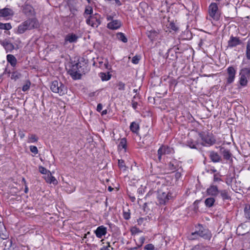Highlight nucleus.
<instances>
[{
	"instance_id": "4",
	"label": "nucleus",
	"mask_w": 250,
	"mask_h": 250,
	"mask_svg": "<svg viewBox=\"0 0 250 250\" xmlns=\"http://www.w3.org/2000/svg\"><path fill=\"white\" fill-rule=\"evenodd\" d=\"M175 197V195H173L170 192H159L158 195V199L159 203L161 205H165L169 200H172Z\"/></svg>"
},
{
	"instance_id": "36",
	"label": "nucleus",
	"mask_w": 250,
	"mask_h": 250,
	"mask_svg": "<svg viewBox=\"0 0 250 250\" xmlns=\"http://www.w3.org/2000/svg\"><path fill=\"white\" fill-rule=\"evenodd\" d=\"M246 56L248 60H250V39L248 40L247 43Z\"/></svg>"
},
{
	"instance_id": "40",
	"label": "nucleus",
	"mask_w": 250,
	"mask_h": 250,
	"mask_svg": "<svg viewBox=\"0 0 250 250\" xmlns=\"http://www.w3.org/2000/svg\"><path fill=\"white\" fill-rule=\"evenodd\" d=\"M118 166L119 168L123 171L126 170L127 167L125 166V161L121 159L118 160Z\"/></svg>"
},
{
	"instance_id": "20",
	"label": "nucleus",
	"mask_w": 250,
	"mask_h": 250,
	"mask_svg": "<svg viewBox=\"0 0 250 250\" xmlns=\"http://www.w3.org/2000/svg\"><path fill=\"white\" fill-rule=\"evenodd\" d=\"M44 178L45 181L48 183L56 185L58 183L56 179L52 175L50 171H48V174L44 177Z\"/></svg>"
},
{
	"instance_id": "24",
	"label": "nucleus",
	"mask_w": 250,
	"mask_h": 250,
	"mask_svg": "<svg viewBox=\"0 0 250 250\" xmlns=\"http://www.w3.org/2000/svg\"><path fill=\"white\" fill-rule=\"evenodd\" d=\"M7 61L9 62L11 66L15 67L17 63V60L16 57L11 54H8L6 56Z\"/></svg>"
},
{
	"instance_id": "31",
	"label": "nucleus",
	"mask_w": 250,
	"mask_h": 250,
	"mask_svg": "<svg viewBox=\"0 0 250 250\" xmlns=\"http://www.w3.org/2000/svg\"><path fill=\"white\" fill-rule=\"evenodd\" d=\"M240 74L244 75L249 78L250 77V67L243 68L241 69L240 72Z\"/></svg>"
},
{
	"instance_id": "9",
	"label": "nucleus",
	"mask_w": 250,
	"mask_h": 250,
	"mask_svg": "<svg viewBox=\"0 0 250 250\" xmlns=\"http://www.w3.org/2000/svg\"><path fill=\"white\" fill-rule=\"evenodd\" d=\"M23 23L27 30L37 28L39 25L37 20L35 18L29 19Z\"/></svg>"
},
{
	"instance_id": "41",
	"label": "nucleus",
	"mask_w": 250,
	"mask_h": 250,
	"mask_svg": "<svg viewBox=\"0 0 250 250\" xmlns=\"http://www.w3.org/2000/svg\"><path fill=\"white\" fill-rule=\"evenodd\" d=\"M38 138L35 134H31L28 138V143H34L37 142Z\"/></svg>"
},
{
	"instance_id": "51",
	"label": "nucleus",
	"mask_w": 250,
	"mask_h": 250,
	"mask_svg": "<svg viewBox=\"0 0 250 250\" xmlns=\"http://www.w3.org/2000/svg\"><path fill=\"white\" fill-rule=\"evenodd\" d=\"M144 249L146 250H153L154 249V246L152 244H148L145 246Z\"/></svg>"
},
{
	"instance_id": "23",
	"label": "nucleus",
	"mask_w": 250,
	"mask_h": 250,
	"mask_svg": "<svg viewBox=\"0 0 250 250\" xmlns=\"http://www.w3.org/2000/svg\"><path fill=\"white\" fill-rule=\"evenodd\" d=\"M7 236L5 227L2 222H0V238L6 239Z\"/></svg>"
},
{
	"instance_id": "55",
	"label": "nucleus",
	"mask_w": 250,
	"mask_h": 250,
	"mask_svg": "<svg viewBox=\"0 0 250 250\" xmlns=\"http://www.w3.org/2000/svg\"><path fill=\"white\" fill-rule=\"evenodd\" d=\"M145 240L146 239L144 236L141 237L139 238V242L140 243V245L138 246V247H140L144 243Z\"/></svg>"
},
{
	"instance_id": "17",
	"label": "nucleus",
	"mask_w": 250,
	"mask_h": 250,
	"mask_svg": "<svg viewBox=\"0 0 250 250\" xmlns=\"http://www.w3.org/2000/svg\"><path fill=\"white\" fill-rule=\"evenodd\" d=\"M94 232L98 238H101L106 233V228L104 226H99L94 231Z\"/></svg>"
},
{
	"instance_id": "29",
	"label": "nucleus",
	"mask_w": 250,
	"mask_h": 250,
	"mask_svg": "<svg viewBox=\"0 0 250 250\" xmlns=\"http://www.w3.org/2000/svg\"><path fill=\"white\" fill-rule=\"evenodd\" d=\"M158 33L155 30H151L147 33L148 38L151 41L154 40L158 36Z\"/></svg>"
},
{
	"instance_id": "5",
	"label": "nucleus",
	"mask_w": 250,
	"mask_h": 250,
	"mask_svg": "<svg viewBox=\"0 0 250 250\" xmlns=\"http://www.w3.org/2000/svg\"><path fill=\"white\" fill-rule=\"evenodd\" d=\"M100 18V16L96 13L94 15L89 16L86 19V22L87 24L93 27H97L101 23Z\"/></svg>"
},
{
	"instance_id": "37",
	"label": "nucleus",
	"mask_w": 250,
	"mask_h": 250,
	"mask_svg": "<svg viewBox=\"0 0 250 250\" xmlns=\"http://www.w3.org/2000/svg\"><path fill=\"white\" fill-rule=\"evenodd\" d=\"M21 76V75L20 72H19L18 71H14L12 73V74L11 76V79L12 80L16 81L17 80L20 78Z\"/></svg>"
},
{
	"instance_id": "42",
	"label": "nucleus",
	"mask_w": 250,
	"mask_h": 250,
	"mask_svg": "<svg viewBox=\"0 0 250 250\" xmlns=\"http://www.w3.org/2000/svg\"><path fill=\"white\" fill-rule=\"evenodd\" d=\"M31 85V82L29 81H27L26 83L23 85L22 90L23 91L25 92L28 90Z\"/></svg>"
},
{
	"instance_id": "2",
	"label": "nucleus",
	"mask_w": 250,
	"mask_h": 250,
	"mask_svg": "<svg viewBox=\"0 0 250 250\" xmlns=\"http://www.w3.org/2000/svg\"><path fill=\"white\" fill-rule=\"evenodd\" d=\"M198 229L194 232H192V235H199V236L203 238L204 239L209 240L211 238V233L210 231L208 229L204 228L202 225L198 224L197 227H196Z\"/></svg>"
},
{
	"instance_id": "33",
	"label": "nucleus",
	"mask_w": 250,
	"mask_h": 250,
	"mask_svg": "<svg viewBox=\"0 0 250 250\" xmlns=\"http://www.w3.org/2000/svg\"><path fill=\"white\" fill-rule=\"evenodd\" d=\"M60 81L55 80L51 82L50 84V89L53 92L56 93L57 91V82H59Z\"/></svg>"
},
{
	"instance_id": "46",
	"label": "nucleus",
	"mask_w": 250,
	"mask_h": 250,
	"mask_svg": "<svg viewBox=\"0 0 250 250\" xmlns=\"http://www.w3.org/2000/svg\"><path fill=\"white\" fill-rule=\"evenodd\" d=\"M141 59V56L139 55H136L133 57L132 59V62L134 64H138Z\"/></svg>"
},
{
	"instance_id": "19",
	"label": "nucleus",
	"mask_w": 250,
	"mask_h": 250,
	"mask_svg": "<svg viewBox=\"0 0 250 250\" xmlns=\"http://www.w3.org/2000/svg\"><path fill=\"white\" fill-rule=\"evenodd\" d=\"M22 12L27 16H31L33 14L34 9L30 4L25 3L22 6Z\"/></svg>"
},
{
	"instance_id": "8",
	"label": "nucleus",
	"mask_w": 250,
	"mask_h": 250,
	"mask_svg": "<svg viewBox=\"0 0 250 250\" xmlns=\"http://www.w3.org/2000/svg\"><path fill=\"white\" fill-rule=\"evenodd\" d=\"M242 43L239 37H234L231 35L228 42V48H233Z\"/></svg>"
},
{
	"instance_id": "58",
	"label": "nucleus",
	"mask_w": 250,
	"mask_h": 250,
	"mask_svg": "<svg viewBox=\"0 0 250 250\" xmlns=\"http://www.w3.org/2000/svg\"><path fill=\"white\" fill-rule=\"evenodd\" d=\"M213 181L214 182L220 181H221V179L217 177V174H214L213 177Z\"/></svg>"
},
{
	"instance_id": "28",
	"label": "nucleus",
	"mask_w": 250,
	"mask_h": 250,
	"mask_svg": "<svg viewBox=\"0 0 250 250\" xmlns=\"http://www.w3.org/2000/svg\"><path fill=\"white\" fill-rule=\"evenodd\" d=\"M215 201V199L213 197L208 198L205 200V204L207 207L210 208L213 206Z\"/></svg>"
},
{
	"instance_id": "53",
	"label": "nucleus",
	"mask_w": 250,
	"mask_h": 250,
	"mask_svg": "<svg viewBox=\"0 0 250 250\" xmlns=\"http://www.w3.org/2000/svg\"><path fill=\"white\" fill-rule=\"evenodd\" d=\"M169 83L170 86H171L172 85H174V86H175L177 84V82L176 80L173 78H171L170 79Z\"/></svg>"
},
{
	"instance_id": "39",
	"label": "nucleus",
	"mask_w": 250,
	"mask_h": 250,
	"mask_svg": "<svg viewBox=\"0 0 250 250\" xmlns=\"http://www.w3.org/2000/svg\"><path fill=\"white\" fill-rule=\"evenodd\" d=\"M118 146L119 147H122V148H124L125 150L126 149L127 145L126 138H123L121 139Z\"/></svg>"
},
{
	"instance_id": "43",
	"label": "nucleus",
	"mask_w": 250,
	"mask_h": 250,
	"mask_svg": "<svg viewBox=\"0 0 250 250\" xmlns=\"http://www.w3.org/2000/svg\"><path fill=\"white\" fill-rule=\"evenodd\" d=\"M101 79L102 81H108L111 78V75L108 73L107 75H106L104 73H101Z\"/></svg>"
},
{
	"instance_id": "62",
	"label": "nucleus",
	"mask_w": 250,
	"mask_h": 250,
	"mask_svg": "<svg viewBox=\"0 0 250 250\" xmlns=\"http://www.w3.org/2000/svg\"><path fill=\"white\" fill-rule=\"evenodd\" d=\"M169 166L171 170H174L175 169V167H174V165L171 164V163L169 164Z\"/></svg>"
},
{
	"instance_id": "27",
	"label": "nucleus",
	"mask_w": 250,
	"mask_h": 250,
	"mask_svg": "<svg viewBox=\"0 0 250 250\" xmlns=\"http://www.w3.org/2000/svg\"><path fill=\"white\" fill-rule=\"evenodd\" d=\"M240 78L239 80L240 84L242 86H245L247 85L248 78L242 74H240Z\"/></svg>"
},
{
	"instance_id": "59",
	"label": "nucleus",
	"mask_w": 250,
	"mask_h": 250,
	"mask_svg": "<svg viewBox=\"0 0 250 250\" xmlns=\"http://www.w3.org/2000/svg\"><path fill=\"white\" fill-rule=\"evenodd\" d=\"M103 108V105L101 104H99L97 107V110L98 112H101Z\"/></svg>"
},
{
	"instance_id": "50",
	"label": "nucleus",
	"mask_w": 250,
	"mask_h": 250,
	"mask_svg": "<svg viewBox=\"0 0 250 250\" xmlns=\"http://www.w3.org/2000/svg\"><path fill=\"white\" fill-rule=\"evenodd\" d=\"M30 150L35 154L38 153V150L36 146H30Z\"/></svg>"
},
{
	"instance_id": "60",
	"label": "nucleus",
	"mask_w": 250,
	"mask_h": 250,
	"mask_svg": "<svg viewBox=\"0 0 250 250\" xmlns=\"http://www.w3.org/2000/svg\"><path fill=\"white\" fill-rule=\"evenodd\" d=\"M19 135L21 139L23 138L25 136L24 133L22 131H19Z\"/></svg>"
},
{
	"instance_id": "54",
	"label": "nucleus",
	"mask_w": 250,
	"mask_h": 250,
	"mask_svg": "<svg viewBox=\"0 0 250 250\" xmlns=\"http://www.w3.org/2000/svg\"><path fill=\"white\" fill-rule=\"evenodd\" d=\"M199 202V201L196 200L193 203L194 210L195 211H197L198 210V204Z\"/></svg>"
},
{
	"instance_id": "7",
	"label": "nucleus",
	"mask_w": 250,
	"mask_h": 250,
	"mask_svg": "<svg viewBox=\"0 0 250 250\" xmlns=\"http://www.w3.org/2000/svg\"><path fill=\"white\" fill-rule=\"evenodd\" d=\"M173 149L167 146H162L158 150V158L159 161H160L162 159V155L168 154L172 153Z\"/></svg>"
},
{
	"instance_id": "44",
	"label": "nucleus",
	"mask_w": 250,
	"mask_h": 250,
	"mask_svg": "<svg viewBox=\"0 0 250 250\" xmlns=\"http://www.w3.org/2000/svg\"><path fill=\"white\" fill-rule=\"evenodd\" d=\"M117 86L118 87V90L120 91H124L125 90V83L122 82H119L117 83Z\"/></svg>"
},
{
	"instance_id": "16",
	"label": "nucleus",
	"mask_w": 250,
	"mask_h": 250,
	"mask_svg": "<svg viewBox=\"0 0 250 250\" xmlns=\"http://www.w3.org/2000/svg\"><path fill=\"white\" fill-rule=\"evenodd\" d=\"M219 190L217 186L211 185L207 189V193L208 195L212 196H217L219 194Z\"/></svg>"
},
{
	"instance_id": "12",
	"label": "nucleus",
	"mask_w": 250,
	"mask_h": 250,
	"mask_svg": "<svg viewBox=\"0 0 250 250\" xmlns=\"http://www.w3.org/2000/svg\"><path fill=\"white\" fill-rule=\"evenodd\" d=\"M57 91L56 93L60 96L65 95L67 93V88L61 82H57Z\"/></svg>"
},
{
	"instance_id": "64",
	"label": "nucleus",
	"mask_w": 250,
	"mask_h": 250,
	"mask_svg": "<svg viewBox=\"0 0 250 250\" xmlns=\"http://www.w3.org/2000/svg\"><path fill=\"white\" fill-rule=\"evenodd\" d=\"M139 247H133V248H128L127 249V250H137Z\"/></svg>"
},
{
	"instance_id": "22",
	"label": "nucleus",
	"mask_w": 250,
	"mask_h": 250,
	"mask_svg": "<svg viewBox=\"0 0 250 250\" xmlns=\"http://www.w3.org/2000/svg\"><path fill=\"white\" fill-rule=\"evenodd\" d=\"M14 12L13 10L10 8H4L3 9H0V17H6L9 16H13Z\"/></svg>"
},
{
	"instance_id": "52",
	"label": "nucleus",
	"mask_w": 250,
	"mask_h": 250,
	"mask_svg": "<svg viewBox=\"0 0 250 250\" xmlns=\"http://www.w3.org/2000/svg\"><path fill=\"white\" fill-rule=\"evenodd\" d=\"M146 220H147L146 218L140 217L138 219H137L138 225H139L140 226L142 225V224H144V221H146Z\"/></svg>"
},
{
	"instance_id": "32",
	"label": "nucleus",
	"mask_w": 250,
	"mask_h": 250,
	"mask_svg": "<svg viewBox=\"0 0 250 250\" xmlns=\"http://www.w3.org/2000/svg\"><path fill=\"white\" fill-rule=\"evenodd\" d=\"M93 13V8L90 5H87L85 7L84 12V16L86 17V15H91Z\"/></svg>"
},
{
	"instance_id": "63",
	"label": "nucleus",
	"mask_w": 250,
	"mask_h": 250,
	"mask_svg": "<svg viewBox=\"0 0 250 250\" xmlns=\"http://www.w3.org/2000/svg\"><path fill=\"white\" fill-rule=\"evenodd\" d=\"M107 21H112L113 20V17L111 15H108L106 17Z\"/></svg>"
},
{
	"instance_id": "1",
	"label": "nucleus",
	"mask_w": 250,
	"mask_h": 250,
	"mask_svg": "<svg viewBox=\"0 0 250 250\" xmlns=\"http://www.w3.org/2000/svg\"><path fill=\"white\" fill-rule=\"evenodd\" d=\"M199 135L202 141L201 145L203 146H209L216 144V139L212 134L209 132L207 133H200Z\"/></svg>"
},
{
	"instance_id": "14",
	"label": "nucleus",
	"mask_w": 250,
	"mask_h": 250,
	"mask_svg": "<svg viewBox=\"0 0 250 250\" xmlns=\"http://www.w3.org/2000/svg\"><path fill=\"white\" fill-rule=\"evenodd\" d=\"M121 25V22L119 20H116L109 22L107 25V27L111 30H116L119 28Z\"/></svg>"
},
{
	"instance_id": "21",
	"label": "nucleus",
	"mask_w": 250,
	"mask_h": 250,
	"mask_svg": "<svg viewBox=\"0 0 250 250\" xmlns=\"http://www.w3.org/2000/svg\"><path fill=\"white\" fill-rule=\"evenodd\" d=\"M79 37L76 34L73 33L68 34L66 35L64 41L65 42H69L70 43L76 42Z\"/></svg>"
},
{
	"instance_id": "15",
	"label": "nucleus",
	"mask_w": 250,
	"mask_h": 250,
	"mask_svg": "<svg viewBox=\"0 0 250 250\" xmlns=\"http://www.w3.org/2000/svg\"><path fill=\"white\" fill-rule=\"evenodd\" d=\"M0 42V44L5 48L7 53L8 52H11L15 49L14 45L13 44V43L7 40H5L3 41H1Z\"/></svg>"
},
{
	"instance_id": "13",
	"label": "nucleus",
	"mask_w": 250,
	"mask_h": 250,
	"mask_svg": "<svg viewBox=\"0 0 250 250\" xmlns=\"http://www.w3.org/2000/svg\"><path fill=\"white\" fill-rule=\"evenodd\" d=\"M209 157L213 163H219L221 162V156L216 152L214 151H209Z\"/></svg>"
},
{
	"instance_id": "48",
	"label": "nucleus",
	"mask_w": 250,
	"mask_h": 250,
	"mask_svg": "<svg viewBox=\"0 0 250 250\" xmlns=\"http://www.w3.org/2000/svg\"><path fill=\"white\" fill-rule=\"evenodd\" d=\"M123 217L125 220H128L130 218V213L129 212V210H128L127 211L124 210Z\"/></svg>"
},
{
	"instance_id": "30",
	"label": "nucleus",
	"mask_w": 250,
	"mask_h": 250,
	"mask_svg": "<svg viewBox=\"0 0 250 250\" xmlns=\"http://www.w3.org/2000/svg\"><path fill=\"white\" fill-rule=\"evenodd\" d=\"M117 38L119 40L123 42L124 43L127 42V39L123 33L118 32L116 34Z\"/></svg>"
},
{
	"instance_id": "34",
	"label": "nucleus",
	"mask_w": 250,
	"mask_h": 250,
	"mask_svg": "<svg viewBox=\"0 0 250 250\" xmlns=\"http://www.w3.org/2000/svg\"><path fill=\"white\" fill-rule=\"evenodd\" d=\"M187 146L191 148L197 149L196 146L198 145V143L197 142H194L192 140H189L187 141Z\"/></svg>"
},
{
	"instance_id": "35",
	"label": "nucleus",
	"mask_w": 250,
	"mask_h": 250,
	"mask_svg": "<svg viewBox=\"0 0 250 250\" xmlns=\"http://www.w3.org/2000/svg\"><path fill=\"white\" fill-rule=\"evenodd\" d=\"M12 28V26L10 23H2L0 22V29H5L9 30Z\"/></svg>"
},
{
	"instance_id": "45",
	"label": "nucleus",
	"mask_w": 250,
	"mask_h": 250,
	"mask_svg": "<svg viewBox=\"0 0 250 250\" xmlns=\"http://www.w3.org/2000/svg\"><path fill=\"white\" fill-rule=\"evenodd\" d=\"M39 170L40 172L42 174H47L48 171H50L49 170H47L46 168L42 166H39Z\"/></svg>"
},
{
	"instance_id": "26",
	"label": "nucleus",
	"mask_w": 250,
	"mask_h": 250,
	"mask_svg": "<svg viewBox=\"0 0 250 250\" xmlns=\"http://www.w3.org/2000/svg\"><path fill=\"white\" fill-rule=\"evenodd\" d=\"M139 124L136 122H133L131 123L130 129L132 132L137 133L139 130Z\"/></svg>"
},
{
	"instance_id": "57",
	"label": "nucleus",
	"mask_w": 250,
	"mask_h": 250,
	"mask_svg": "<svg viewBox=\"0 0 250 250\" xmlns=\"http://www.w3.org/2000/svg\"><path fill=\"white\" fill-rule=\"evenodd\" d=\"M137 105H138V103L137 102H135L133 100L132 101V107L134 109H136L137 108Z\"/></svg>"
},
{
	"instance_id": "11",
	"label": "nucleus",
	"mask_w": 250,
	"mask_h": 250,
	"mask_svg": "<svg viewBox=\"0 0 250 250\" xmlns=\"http://www.w3.org/2000/svg\"><path fill=\"white\" fill-rule=\"evenodd\" d=\"M220 153L222 154L223 158L227 161H232V154L229 149H226L224 147L219 146Z\"/></svg>"
},
{
	"instance_id": "38",
	"label": "nucleus",
	"mask_w": 250,
	"mask_h": 250,
	"mask_svg": "<svg viewBox=\"0 0 250 250\" xmlns=\"http://www.w3.org/2000/svg\"><path fill=\"white\" fill-rule=\"evenodd\" d=\"M24 24L22 22L21 24L19 25L18 28V31L17 32L19 34H22L25 32L26 30L27 29H26V27L24 26Z\"/></svg>"
},
{
	"instance_id": "49",
	"label": "nucleus",
	"mask_w": 250,
	"mask_h": 250,
	"mask_svg": "<svg viewBox=\"0 0 250 250\" xmlns=\"http://www.w3.org/2000/svg\"><path fill=\"white\" fill-rule=\"evenodd\" d=\"M244 211L246 217L250 219V206L248 208H246Z\"/></svg>"
},
{
	"instance_id": "6",
	"label": "nucleus",
	"mask_w": 250,
	"mask_h": 250,
	"mask_svg": "<svg viewBox=\"0 0 250 250\" xmlns=\"http://www.w3.org/2000/svg\"><path fill=\"white\" fill-rule=\"evenodd\" d=\"M218 6L216 3H211L208 7L209 16L214 20L218 21L219 20V15L217 14Z\"/></svg>"
},
{
	"instance_id": "47",
	"label": "nucleus",
	"mask_w": 250,
	"mask_h": 250,
	"mask_svg": "<svg viewBox=\"0 0 250 250\" xmlns=\"http://www.w3.org/2000/svg\"><path fill=\"white\" fill-rule=\"evenodd\" d=\"M168 28L174 31H177L178 30V28L173 22H171L169 23Z\"/></svg>"
},
{
	"instance_id": "10",
	"label": "nucleus",
	"mask_w": 250,
	"mask_h": 250,
	"mask_svg": "<svg viewBox=\"0 0 250 250\" xmlns=\"http://www.w3.org/2000/svg\"><path fill=\"white\" fill-rule=\"evenodd\" d=\"M236 71L233 66H229L227 68V73L228 77L227 78V83H231L235 77Z\"/></svg>"
},
{
	"instance_id": "3",
	"label": "nucleus",
	"mask_w": 250,
	"mask_h": 250,
	"mask_svg": "<svg viewBox=\"0 0 250 250\" xmlns=\"http://www.w3.org/2000/svg\"><path fill=\"white\" fill-rule=\"evenodd\" d=\"M69 68L68 70V73L74 79H80L81 78V74L79 72V68L81 67L80 65V62H77L75 63H72L69 66Z\"/></svg>"
},
{
	"instance_id": "18",
	"label": "nucleus",
	"mask_w": 250,
	"mask_h": 250,
	"mask_svg": "<svg viewBox=\"0 0 250 250\" xmlns=\"http://www.w3.org/2000/svg\"><path fill=\"white\" fill-rule=\"evenodd\" d=\"M179 49L178 47H175V50L173 51L172 48H170L167 50V58H169V60H175L178 58L177 55V50Z\"/></svg>"
},
{
	"instance_id": "25",
	"label": "nucleus",
	"mask_w": 250,
	"mask_h": 250,
	"mask_svg": "<svg viewBox=\"0 0 250 250\" xmlns=\"http://www.w3.org/2000/svg\"><path fill=\"white\" fill-rule=\"evenodd\" d=\"M219 193L220 194V196L224 201L231 199V197L229 195L228 191L226 189L219 190Z\"/></svg>"
},
{
	"instance_id": "61",
	"label": "nucleus",
	"mask_w": 250,
	"mask_h": 250,
	"mask_svg": "<svg viewBox=\"0 0 250 250\" xmlns=\"http://www.w3.org/2000/svg\"><path fill=\"white\" fill-rule=\"evenodd\" d=\"M199 236V235H194V236H192V233L191 234L190 236V240H195V239H198V237Z\"/></svg>"
},
{
	"instance_id": "56",
	"label": "nucleus",
	"mask_w": 250,
	"mask_h": 250,
	"mask_svg": "<svg viewBox=\"0 0 250 250\" xmlns=\"http://www.w3.org/2000/svg\"><path fill=\"white\" fill-rule=\"evenodd\" d=\"M107 243H108V246L103 247L102 248H101V249L100 250H109V248H110L111 246H110V243L109 242H108Z\"/></svg>"
}]
</instances>
